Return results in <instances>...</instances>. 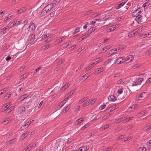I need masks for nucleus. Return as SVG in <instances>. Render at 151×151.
<instances>
[{"mask_svg":"<svg viewBox=\"0 0 151 151\" xmlns=\"http://www.w3.org/2000/svg\"><path fill=\"white\" fill-rule=\"evenodd\" d=\"M61 0H54L52 3H51L45 6L41 11L39 10L37 11V16L38 17H42L46 15L47 13L51 11L52 8L54 6V5H56Z\"/></svg>","mask_w":151,"mask_h":151,"instance_id":"1","label":"nucleus"},{"mask_svg":"<svg viewBox=\"0 0 151 151\" xmlns=\"http://www.w3.org/2000/svg\"><path fill=\"white\" fill-rule=\"evenodd\" d=\"M120 50V49L119 48H117L116 49H114L111 50L109 51L108 52V55H109V56L112 55L114 53H116L118 52L119 50Z\"/></svg>","mask_w":151,"mask_h":151,"instance_id":"2","label":"nucleus"},{"mask_svg":"<svg viewBox=\"0 0 151 151\" xmlns=\"http://www.w3.org/2000/svg\"><path fill=\"white\" fill-rule=\"evenodd\" d=\"M146 92H142L138 95L137 98H138V100H142L146 97Z\"/></svg>","mask_w":151,"mask_h":151,"instance_id":"3","label":"nucleus"},{"mask_svg":"<svg viewBox=\"0 0 151 151\" xmlns=\"http://www.w3.org/2000/svg\"><path fill=\"white\" fill-rule=\"evenodd\" d=\"M29 31H33L35 30V24L33 22H31L29 24L28 27Z\"/></svg>","mask_w":151,"mask_h":151,"instance_id":"4","label":"nucleus"},{"mask_svg":"<svg viewBox=\"0 0 151 151\" xmlns=\"http://www.w3.org/2000/svg\"><path fill=\"white\" fill-rule=\"evenodd\" d=\"M35 39V35L34 34H31L29 35L27 40L29 43H31L34 41Z\"/></svg>","mask_w":151,"mask_h":151,"instance_id":"5","label":"nucleus"},{"mask_svg":"<svg viewBox=\"0 0 151 151\" xmlns=\"http://www.w3.org/2000/svg\"><path fill=\"white\" fill-rule=\"evenodd\" d=\"M127 1V0H122L120 2V3L116 7V9H119Z\"/></svg>","mask_w":151,"mask_h":151,"instance_id":"6","label":"nucleus"},{"mask_svg":"<svg viewBox=\"0 0 151 151\" xmlns=\"http://www.w3.org/2000/svg\"><path fill=\"white\" fill-rule=\"evenodd\" d=\"M18 110L19 114H22L25 111L26 109L23 106H20L18 107Z\"/></svg>","mask_w":151,"mask_h":151,"instance_id":"7","label":"nucleus"},{"mask_svg":"<svg viewBox=\"0 0 151 151\" xmlns=\"http://www.w3.org/2000/svg\"><path fill=\"white\" fill-rule=\"evenodd\" d=\"M103 58L101 57L97 58H96L93 61V64H94V65H96V64H97L98 63H99V62L100 61H102L103 60Z\"/></svg>","mask_w":151,"mask_h":151,"instance_id":"8","label":"nucleus"},{"mask_svg":"<svg viewBox=\"0 0 151 151\" xmlns=\"http://www.w3.org/2000/svg\"><path fill=\"white\" fill-rule=\"evenodd\" d=\"M89 149V147L88 146H83L80 147L79 148L78 151H87Z\"/></svg>","mask_w":151,"mask_h":151,"instance_id":"9","label":"nucleus"},{"mask_svg":"<svg viewBox=\"0 0 151 151\" xmlns=\"http://www.w3.org/2000/svg\"><path fill=\"white\" fill-rule=\"evenodd\" d=\"M145 28V27L144 26H141L135 29V31L137 33L140 32L144 29Z\"/></svg>","mask_w":151,"mask_h":151,"instance_id":"10","label":"nucleus"},{"mask_svg":"<svg viewBox=\"0 0 151 151\" xmlns=\"http://www.w3.org/2000/svg\"><path fill=\"white\" fill-rule=\"evenodd\" d=\"M142 17L141 16L138 15L134 19L138 23H139L142 22Z\"/></svg>","mask_w":151,"mask_h":151,"instance_id":"11","label":"nucleus"},{"mask_svg":"<svg viewBox=\"0 0 151 151\" xmlns=\"http://www.w3.org/2000/svg\"><path fill=\"white\" fill-rule=\"evenodd\" d=\"M149 34L147 33H145L144 34H141L139 36V38L140 39H142L148 37Z\"/></svg>","mask_w":151,"mask_h":151,"instance_id":"12","label":"nucleus"},{"mask_svg":"<svg viewBox=\"0 0 151 151\" xmlns=\"http://www.w3.org/2000/svg\"><path fill=\"white\" fill-rule=\"evenodd\" d=\"M26 10V9L25 7H22L20 8L17 11L18 14H20L25 12Z\"/></svg>","mask_w":151,"mask_h":151,"instance_id":"13","label":"nucleus"},{"mask_svg":"<svg viewBox=\"0 0 151 151\" xmlns=\"http://www.w3.org/2000/svg\"><path fill=\"white\" fill-rule=\"evenodd\" d=\"M147 112V111L146 110H144L142 111L141 112L139 113L137 115L138 117H141L145 114Z\"/></svg>","mask_w":151,"mask_h":151,"instance_id":"14","label":"nucleus"},{"mask_svg":"<svg viewBox=\"0 0 151 151\" xmlns=\"http://www.w3.org/2000/svg\"><path fill=\"white\" fill-rule=\"evenodd\" d=\"M83 118L77 119L75 122V124L76 125H77L81 124L83 121Z\"/></svg>","mask_w":151,"mask_h":151,"instance_id":"15","label":"nucleus"},{"mask_svg":"<svg viewBox=\"0 0 151 151\" xmlns=\"http://www.w3.org/2000/svg\"><path fill=\"white\" fill-rule=\"evenodd\" d=\"M90 34L89 33V31H88L87 32V33L86 34L81 37L82 39L81 40H82L88 37Z\"/></svg>","mask_w":151,"mask_h":151,"instance_id":"16","label":"nucleus"},{"mask_svg":"<svg viewBox=\"0 0 151 151\" xmlns=\"http://www.w3.org/2000/svg\"><path fill=\"white\" fill-rule=\"evenodd\" d=\"M29 133L27 132H26L24 134H22L21 135L20 139H22L23 140L28 135Z\"/></svg>","mask_w":151,"mask_h":151,"instance_id":"17","label":"nucleus"},{"mask_svg":"<svg viewBox=\"0 0 151 151\" xmlns=\"http://www.w3.org/2000/svg\"><path fill=\"white\" fill-rule=\"evenodd\" d=\"M109 100L111 101H115L117 100V99H115V97L112 95H111L109 96L108 98Z\"/></svg>","mask_w":151,"mask_h":151,"instance_id":"18","label":"nucleus"},{"mask_svg":"<svg viewBox=\"0 0 151 151\" xmlns=\"http://www.w3.org/2000/svg\"><path fill=\"white\" fill-rule=\"evenodd\" d=\"M123 60V58L122 57H120L117 59L115 61V63H117V64H120L122 63V60L121 59Z\"/></svg>","mask_w":151,"mask_h":151,"instance_id":"19","label":"nucleus"},{"mask_svg":"<svg viewBox=\"0 0 151 151\" xmlns=\"http://www.w3.org/2000/svg\"><path fill=\"white\" fill-rule=\"evenodd\" d=\"M28 96L27 94L24 95L18 98L19 100H21V101H22L24 99L26 98Z\"/></svg>","mask_w":151,"mask_h":151,"instance_id":"20","label":"nucleus"},{"mask_svg":"<svg viewBox=\"0 0 151 151\" xmlns=\"http://www.w3.org/2000/svg\"><path fill=\"white\" fill-rule=\"evenodd\" d=\"M69 86V84L68 83H67L64 86H63L60 89V91H64V90L67 88Z\"/></svg>","mask_w":151,"mask_h":151,"instance_id":"21","label":"nucleus"},{"mask_svg":"<svg viewBox=\"0 0 151 151\" xmlns=\"http://www.w3.org/2000/svg\"><path fill=\"white\" fill-rule=\"evenodd\" d=\"M8 30V28L7 27H5L2 28L1 29V32L3 34H4Z\"/></svg>","mask_w":151,"mask_h":151,"instance_id":"22","label":"nucleus"},{"mask_svg":"<svg viewBox=\"0 0 151 151\" xmlns=\"http://www.w3.org/2000/svg\"><path fill=\"white\" fill-rule=\"evenodd\" d=\"M134 58L133 56L132 55H130L128 56L127 58V60L129 61V62L132 61Z\"/></svg>","mask_w":151,"mask_h":151,"instance_id":"23","label":"nucleus"},{"mask_svg":"<svg viewBox=\"0 0 151 151\" xmlns=\"http://www.w3.org/2000/svg\"><path fill=\"white\" fill-rule=\"evenodd\" d=\"M32 147V145L30 144L23 151H29L31 149Z\"/></svg>","mask_w":151,"mask_h":151,"instance_id":"24","label":"nucleus"},{"mask_svg":"<svg viewBox=\"0 0 151 151\" xmlns=\"http://www.w3.org/2000/svg\"><path fill=\"white\" fill-rule=\"evenodd\" d=\"M138 106L137 104H134L132 105L131 106H130L128 108V109H133L132 110L133 111V110L135 109Z\"/></svg>","mask_w":151,"mask_h":151,"instance_id":"25","label":"nucleus"},{"mask_svg":"<svg viewBox=\"0 0 151 151\" xmlns=\"http://www.w3.org/2000/svg\"><path fill=\"white\" fill-rule=\"evenodd\" d=\"M111 61L112 59H108L106 60L104 63V65H107L108 64H109L111 63Z\"/></svg>","mask_w":151,"mask_h":151,"instance_id":"26","label":"nucleus"},{"mask_svg":"<svg viewBox=\"0 0 151 151\" xmlns=\"http://www.w3.org/2000/svg\"><path fill=\"white\" fill-rule=\"evenodd\" d=\"M17 140V139L16 138H14L12 139L9 140L8 142V144H11L14 142H15Z\"/></svg>","mask_w":151,"mask_h":151,"instance_id":"27","label":"nucleus"},{"mask_svg":"<svg viewBox=\"0 0 151 151\" xmlns=\"http://www.w3.org/2000/svg\"><path fill=\"white\" fill-rule=\"evenodd\" d=\"M96 29V27H93L91 28L88 31H89V33L91 34L95 31Z\"/></svg>","mask_w":151,"mask_h":151,"instance_id":"28","label":"nucleus"},{"mask_svg":"<svg viewBox=\"0 0 151 151\" xmlns=\"http://www.w3.org/2000/svg\"><path fill=\"white\" fill-rule=\"evenodd\" d=\"M14 26L13 22H9L7 25V27L8 28H10L11 27Z\"/></svg>","mask_w":151,"mask_h":151,"instance_id":"29","label":"nucleus"},{"mask_svg":"<svg viewBox=\"0 0 151 151\" xmlns=\"http://www.w3.org/2000/svg\"><path fill=\"white\" fill-rule=\"evenodd\" d=\"M8 90L7 88H4L1 90H0V95H2L3 93H5Z\"/></svg>","mask_w":151,"mask_h":151,"instance_id":"30","label":"nucleus"},{"mask_svg":"<svg viewBox=\"0 0 151 151\" xmlns=\"http://www.w3.org/2000/svg\"><path fill=\"white\" fill-rule=\"evenodd\" d=\"M139 85L140 83L138 82H137V81H136L133 82L132 85V86H136Z\"/></svg>","mask_w":151,"mask_h":151,"instance_id":"31","label":"nucleus"},{"mask_svg":"<svg viewBox=\"0 0 151 151\" xmlns=\"http://www.w3.org/2000/svg\"><path fill=\"white\" fill-rule=\"evenodd\" d=\"M136 32L135 31V32H134V31H133V32H132L130 33H129L128 35V37H133L134 36V35L136 34Z\"/></svg>","mask_w":151,"mask_h":151,"instance_id":"32","label":"nucleus"},{"mask_svg":"<svg viewBox=\"0 0 151 151\" xmlns=\"http://www.w3.org/2000/svg\"><path fill=\"white\" fill-rule=\"evenodd\" d=\"M124 79H120L118 80L117 81V83L118 84H122L124 82Z\"/></svg>","mask_w":151,"mask_h":151,"instance_id":"33","label":"nucleus"},{"mask_svg":"<svg viewBox=\"0 0 151 151\" xmlns=\"http://www.w3.org/2000/svg\"><path fill=\"white\" fill-rule=\"evenodd\" d=\"M96 100V99H94L91 100L90 99L89 100H88V101L89 102V104H91V105H92L95 102Z\"/></svg>","mask_w":151,"mask_h":151,"instance_id":"34","label":"nucleus"},{"mask_svg":"<svg viewBox=\"0 0 151 151\" xmlns=\"http://www.w3.org/2000/svg\"><path fill=\"white\" fill-rule=\"evenodd\" d=\"M118 107V106L117 105H114L111 107V111H113L116 109Z\"/></svg>","mask_w":151,"mask_h":151,"instance_id":"35","label":"nucleus"},{"mask_svg":"<svg viewBox=\"0 0 151 151\" xmlns=\"http://www.w3.org/2000/svg\"><path fill=\"white\" fill-rule=\"evenodd\" d=\"M14 109V107L13 106L10 107L9 109H7V110L6 111V113H8L10 112V111H12Z\"/></svg>","mask_w":151,"mask_h":151,"instance_id":"36","label":"nucleus"},{"mask_svg":"<svg viewBox=\"0 0 151 151\" xmlns=\"http://www.w3.org/2000/svg\"><path fill=\"white\" fill-rule=\"evenodd\" d=\"M95 65L93 64V63L92 64L89 65L87 68H86V70H88L91 68Z\"/></svg>","mask_w":151,"mask_h":151,"instance_id":"37","label":"nucleus"},{"mask_svg":"<svg viewBox=\"0 0 151 151\" xmlns=\"http://www.w3.org/2000/svg\"><path fill=\"white\" fill-rule=\"evenodd\" d=\"M50 35L49 34L46 33L42 37V39L43 40L49 37Z\"/></svg>","mask_w":151,"mask_h":151,"instance_id":"38","label":"nucleus"},{"mask_svg":"<svg viewBox=\"0 0 151 151\" xmlns=\"http://www.w3.org/2000/svg\"><path fill=\"white\" fill-rule=\"evenodd\" d=\"M10 121V119L9 118H8L6 119V120H4L3 122L4 123V124H6L9 122Z\"/></svg>","mask_w":151,"mask_h":151,"instance_id":"39","label":"nucleus"},{"mask_svg":"<svg viewBox=\"0 0 151 151\" xmlns=\"http://www.w3.org/2000/svg\"><path fill=\"white\" fill-rule=\"evenodd\" d=\"M89 104V102L88 100L86 101V102L84 103L83 105L82 106L83 107H86Z\"/></svg>","mask_w":151,"mask_h":151,"instance_id":"40","label":"nucleus"},{"mask_svg":"<svg viewBox=\"0 0 151 151\" xmlns=\"http://www.w3.org/2000/svg\"><path fill=\"white\" fill-rule=\"evenodd\" d=\"M87 100V98L86 97H85L83 98V99H81L79 101V103L80 104H81L83 102L86 101Z\"/></svg>","mask_w":151,"mask_h":151,"instance_id":"41","label":"nucleus"},{"mask_svg":"<svg viewBox=\"0 0 151 151\" xmlns=\"http://www.w3.org/2000/svg\"><path fill=\"white\" fill-rule=\"evenodd\" d=\"M122 75V73L119 72L117 73L114 74V77H118L121 76Z\"/></svg>","mask_w":151,"mask_h":151,"instance_id":"42","label":"nucleus"},{"mask_svg":"<svg viewBox=\"0 0 151 151\" xmlns=\"http://www.w3.org/2000/svg\"><path fill=\"white\" fill-rule=\"evenodd\" d=\"M111 47V45H108L104 47V48H105V51H106L107 50H108L109 49H110Z\"/></svg>","mask_w":151,"mask_h":151,"instance_id":"43","label":"nucleus"},{"mask_svg":"<svg viewBox=\"0 0 151 151\" xmlns=\"http://www.w3.org/2000/svg\"><path fill=\"white\" fill-rule=\"evenodd\" d=\"M14 22V26H16V25H17L19 24V23L20 22V21L19 20H16L14 22Z\"/></svg>","mask_w":151,"mask_h":151,"instance_id":"44","label":"nucleus"},{"mask_svg":"<svg viewBox=\"0 0 151 151\" xmlns=\"http://www.w3.org/2000/svg\"><path fill=\"white\" fill-rule=\"evenodd\" d=\"M146 148L145 147H141L139 149V151H146Z\"/></svg>","mask_w":151,"mask_h":151,"instance_id":"45","label":"nucleus"},{"mask_svg":"<svg viewBox=\"0 0 151 151\" xmlns=\"http://www.w3.org/2000/svg\"><path fill=\"white\" fill-rule=\"evenodd\" d=\"M89 124L88 123L86 124V125H85L81 129L83 130H84L86 128H87L89 127Z\"/></svg>","mask_w":151,"mask_h":151,"instance_id":"46","label":"nucleus"},{"mask_svg":"<svg viewBox=\"0 0 151 151\" xmlns=\"http://www.w3.org/2000/svg\"><path fill=\"white\" fill-rule=\"evenodd\" d=\"M89 76V74L88 73H87L85 74L83 76V78L84 79V80H86L88 77Z\"/></svg>","mask_w":151,"mask_h":151,"instance_id":"47","label":"nucleus"},{"mask_svg":"<svg viewBox=\"0 0 151 151\" xmlns=\"http://www.w3.org/2000/svg\"><path fill=\"white\" fill-rule=\"evenodd\" d=\"M104 70V69L103 68H99L98 70V71L99 72H97V73H99L100 72H102Z\"/></svg>","mask_w":151,"mask_h":151,"instance_id":"48","label":"nucleus"},{"mask_svg":"<svg viewBox=\"0 0 151 151\" xmlns=\"http://www.w3.org/2000/svg\"><path fill=\"white\" fill-rule=\"evenodd\" d=\"M99 14V12H97L95 14H92L91 15L92 16V17H96L98 16Z\"/></svg>","mask_w":151,"mask_h":151,"instance_id":"49","label":"nucleus"},{"mask_svg":"<svg viewBox=\"0 0 151 151\" xmlns=\"http://www.w3.org/2000/svg\"><path fill=\"white\" fill-rule=\"evenodd\" d=\"M124 142H126L129 140L131 139V137H127L124 138Z\"/></svg>","mask_w":151,"mask_h":151,"instance_id":"50","label":"nucleus"},{"mask_svg":"<svg viewBox=\"0 0 151 151\" xmlns=\"http://www.w3.org/2000/svg\"><path fill=\"white\" fill-rule=\"evenodd\" d=\"M150 3L149 2H147L145 3L144 4L143 6L145 7V6H148L150 4Z\"/></svg>","mask_w":151,"mask_h":151,"instance_id":"51","label":"nucleus"},{"mask_svg":"<svg viewBox=\"0 0 151 151\" xmlns=\"http://www.w3.org/2000/svg\"><path fill=\"white\" fill-rule=\"evenodd\" d=\"M143 81V79L142 78H140L138 79V80L137 81V82H138L140 83H140H141L142 82V81Z\"/></svg>","mask_w":151,"mask_h":151,"instance_id":"52","label":"nucleus"},{"mask_svg":"<svg viewBox=\"0 0 151 151\" xmlns=\"http://www.w3.org/2000/svg\"><path fill=\"white\" fill-rule=\"evenodd\" d=\"M93 12V11L92 10L88 11L86 12V14L87 15L90 14Z\"/></svg>","mask_w":151,"mask_h":151,"instance_id":"53","label":"nucleus"},{"mask_svg":"<svg viewBox=\"0 0 151 151\" xmlns=\"http://www.w3.org/2000/svg\"><path fill=\"white\" fill-rule=\"evenodd\" d=\"M11 95V93H10V94L7 93L6 94V95L4 97L6 99H7Z\"/></svg>","mask_w":151,"mask_h":151,"instance_id":"54","label":"nucleus"},{"mask_svg":"<svg viewBox=\"0 0 151 151\" xmlns=\"http://www.w3.org/2000/svg\"><path fill=\"white\" fill-rule=\"evenodd\" d=\"M134 11L136 12H137V14H140V13L141 12V11L140 9V8H138Z\"/></svg>","mask_w":151,"mask_h":151,"instance_id":"55","label":"nucleus"},{"mask_svg":"<svg viewBox=\"0 0 151 151\" xmlns=\"http://www.w3.org/2000/svg\"><path fill=\"white\" fill-rule=\"evenodd\" d=\"M74 90H72L68 93V95L69 96H70L74 93Z\"/></svg>","mask_w":151,"mask_h":151,"instance_id":"56","label":"nucleus"},{"mask_svg":"<svg viewBox=\"0 0 151 151\" xmlns=\"http://www.w3.org/2000/svg\"><path fill=\"white\" fill-rule=\"evenodd\" d=\"M28 75L29 74L28 73H26L24 74L23 75H22V76L24 79H25L28 76Z\"/></svg>","mask_w":151,"mask_h":151,"instance_id":"57","label":"nucleus"},{"mask_svg":"<svg viewBox=\"0 0 151 151\" xmlns=\"http://www.w3.org/2000/svg\"><path fill=\"white\" fill-rule=\"evenodd\" d=\"M41 67H39V68H37L35 70H34V73H35L39 71V70L41 69Z\"/></svg>","mask_w":151,"mask_h":151,"instance_id":"58","label":"nucleus"},{"mask_svg":"<svg viewBox=\"0 0 151 151\" xmlns=\"http://www.w3.org/2000/svg\"><path fill=\"white\" fill-rule=\"evenodd\" d=\"M124 138V136H123V135H122L119 136V137H118V138H117L116 140H118L120 139H122Z\"/></svg>","mask_w":151,"mask_h":151,"instance_id":"59","label":"nucleus"},{"mask_svg":"<svg viewBox=\"0 0 151 151\" xmlns=\"http://www.w3.org/2000/svg\"><path fill=\"white\" fill-rule=\"evenodd\" d=\"M106 106V105H103L101 106L100 108L101 109V110H102L105 108Z\"/></svg>","mask_w":151,"mask_h":151,"instance_id":"60","label":"nucleus"},{"mask_svg":"<svg viewBox=\"0 0 151 151\" xmlns=\"http://www.w3.org/2000/svg\"><path fill=\"white\" fill-rule=\"evenodd\" d=\"M65 60L63 59H62L61 60L59 61L58 63L59 64H61L65 61Z\"/></svg>","mask_w":151,"mask_h":151,"instance_id":"61","label":"nucleus"},{"mask_svg":"<svg viewBox=\"0 0 151 151\" xmlns=\"http://www.w3.org/2000/svg\"><path fill=\"white\" fill-rule=\"evenodd\" d=\"M123 92V89H119L118 90H117V92L119 94H121Z\"/></svg>","mask_w":151,"mask_h":151,"instance_id":"62","label":"nucleus"},{"mask_svg":"<svg viewBox=\"0 0 151 151\" xmlns=\"http://www.w3.org/2000/svg\"><path fill=\"white\" fill-rule=\"evenodd\" d=\"M52 39L51 37H49L47 38V39L45 40V42L47 43L50 41Z\"/></svg>","mask_w":151,"mask_h":151,"instance_id":"63","label":"nucleus"},{"mask_svg":"<svg viewBox=\"0 0 151 151\" xmlns=\"http://www.w3.org/2000/svg\"><path fill=\"white\" fill-rule=\"evenodd\" d=\"M151 82V77L148 79L146 81V83L149 84Z\"/></svg>","mask_w":151,"mask_h":151,"instance_id":"64","label":"nucleus"}]
</instances>
